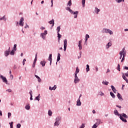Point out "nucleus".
<instances>
[{
	"label": "nucleus",
	"mask_w": 128,
	"mask_h": 128,
	"mask_svg": "<svg viewBox=\"0 0 128 128\" xmlns=\"http://www.w3.org/2000/svg\"><path fill=\"white\" fill-rule=\"evenodd\" d=\"M62 120V116H57L56 119L55 120L56 122H60V120Z\"/></svg>",
	"instance_id": "18"
},
{
	"label": "nucleus",
	"mask_w": 128,
	"mask_h": 128,
	"mask_svg": "<svg viewBox=\"0 0 128 128\" xmlns=\"http://www.w3.org/2000/svg\"><path fill=\"white\" fill-rule=\"evenodd\" d=\"M110 96H111L112 98H116V95L112 92H110Z\"/></svg>",
	"instance_id": "26"
},
{
	"label": "nucleus",
	"mask_w": 128,
	"mask_h": 128,
	"mask_svg": "<svg viewBox=\"0 0 128 128\" xmlns=\"http://www.w3.org/2000/svg\"><path fill=\"white\" fill-rule=\"evenodd\" d=\"M10 78L11 80H14V76L12 74L10 75Z\"/></svg>",
	"instance_id": "54"
},
{
	"label": "nucleus",
	"mask_w": 128,
	"mask_h": 128,
	"mask_svg": "<svg viewBox=\"0 0 128 128\" xmlns=\"http://www.w3.org/2000/svg\"><path fill=\"white\" fill-rule=\"evenodd\" d=\"M48 34V30H45L44 32L40 33V36L42 40H46V36Z\"/></svg>",
	"instance_id": "4"
},
{
	"label": "nucleus",
	"mask_w": 128,
	"mask_h": 128,
	"mask_svg": "<svg viewBox=\"0 0 128 128\" xmlns=\"http://www.w3.org/2000/svg\"><path fill=\"white\" fill-rule=\"evenodd\" d=\"M46 64V62L45 60L41 61L40 62V64H41V66H42L43 68L45 66Z\"/></svg>",
	"instance_id": "19"
},
{
	"label": "nucleus",
	"mask_w": 128,
	"mask_h": 128,
	"mask_svg": "<svg viewBox=\"0 0 128 128\" xmlns=\"http://www.w3.org/2000/svg\"><path fill=\"white\" fill-rule=\"evenodd\" d=\"M20 126H22V124H18L16 126V128H20Z\"/></svg>",
	"instance_id": "45"
},
{
	"label": "nucleus",
	"mask_w": 128,
	"mask_h": 128,
	"mask_svg": "<svg viewBox=\"0 0 128 128\" xmlns=\"http://www.w3.org/2000/svg\"><path fill=\"white\" fill-rule=\"evenodd\" d=\"M90 38V35L86 34L85 36V40L88 41V39Z\"/></svg>",
	"instance_id": "38"
},
{
	"label": "nucleus",
	"mask_w": 128,
	"mask_h": 128,
	"mask_svg": "<svg viewBox=\"0 0 128 128\" xmlns=\"http://www.w3.org/2000/svg\"><path fill=\"white\" fill-rule=\"evenodd\" d=\"M16 46H17L16 44H14V47H13V49H12V50H14L16 51V50H17Z\"/></svg>",
	"instance_id": "40"
},
{
	"label": "nucleus",
	"mask_w": 128,
	"mask_h": 128,
	"mask_svg": "<svg viewBox=\"0 0 128 128\" xmlns=\"http://www.w3.org/2000/svg\"><path fill=\"white\" fill-rule=\"evenodd\" d=\"M117 96L118 100H124V99L122 98V96L120 94L119 92L117 93Z\"/></svg>",
	"instance_id": "11"
},
{
	"label": "nucleus",
	"mask_w": 128,
	"mask_h": 128,
	"mask_svg": "<svg viewBox=\"0 0 128 128\" xmlns=\"http://www.w3.org/2000/svg\"><path fill=\"white\" fill-rule=\"evenodd\" d=\"M34 76L35 78H36L38 79V82H42V79L40 78V76H38L34 74Z\"/></svg>",
	"instance_id": "16"
},
{
	"label": "nucleus",
	"mask_w": 128,
	"mask_h": 128,
	"mask_svg": "<svg viewBox=\"0 0 128 128\" xmlns=\"http://www.w3.org/2000/svg\"><path fill=\"white\" fill-rule=\"evenodd\" d=\"M110 46H112V42H108L107 44H106V50H108V48H110Z\"/></svg>",
	"instance_id": "13"
},
{
	"label": "nucleus",
	"mask_w": 128,
	"mask_h": 128,
	"mask_svg": "<svg viewBox=\"0 0 128 128\" xmlns=\"http://www.w3.org/2000/svg\"><path fill=\"white\" fill-rule=\"evenodd\" d=\"M120 52H122V54H124V48L122 51Z\"/></svg>",
	"instance_id": "50"
},
{
	"label": "nucleus",
	"mask_w": 128,
	"mask_h": 128,
	"mask_svg": "<svg viewBox=\"0 0 128 128\" xmlns=\"http://www.w3.org/2000/svg\"><path fill=\"white\" fill-rule=\"evenodd\" d=\"M98 126L95 124L93 125V126H92V128H98Z\"/></svg>",
	"instance_id": "48"
},
{
	"label": "nucleus",
	"mask_w": 128,
	"mask_h": 128,
	"mask_svg": "<svg viewBox=\"0 0 128 128\" xmlns=\"http://www.w3.org/2000/svg\"><path fill=\"white\" fill-rule=\"evenodd\" d=\"M48 60H52V54H50Z\"/></svg>",
	"instance_id": "31"
},
{
	"label": "nucleus",
	"mask_w": 128,
	"mask_h": 128,
	"mask_svg": "<svg viewBox=\"0 0 128 128\" xmlns=\"http://www.w3.org/2000/svg\"><path fill=\"white\" fill-rule=\"evenodd\" d=\"M24 17H22L19 22V25L20 26H24Z\"/></svg>",
	"instance_id": "8"
},
{
	"label": "nucleus",
	"mask_w": 128,
	"mask_h": 128,
	"mask_svg": "<svg viewBox=\"0 0 128 128\" xmlns=\"http://www.w3.org/2000/svg\"><path fill=\"white\" fill-rule=\"evenodd\" d=\"M29 28L30 26L28 25V24L26 23V26H24V28Z\"/></svg>",
	"instance_id": "57"
},
{
	"label": "nucleus",
	"mask_w": 128,
	"mask_h": 128,
	"mask_svg": "<svg viewBox=\"0 0 128 128\" xmlns=\"http://www.w3.org/2000/svg\"><path fill=\"white\" fill-rule=\"evenodd\" d=\"M67 44H68V40L66 39L64 40V52H66V50Z\"/></svg>",
	"instance_id": "7"
},
{
	"label": "nucleus",
	"mask_w": 128,
	"mask_h": 128,
	"mask_svg": "<svg viewBox=\"0 0 128 128\" xmlns=\"http://www.w3.org/2000/svg\"><path fill=\"white\" fill-rule=\"evenodd\" d=\"M122 58H126V53H123V54H122Z\"/></svg>",
	"instance_id": "62"
},
{
	"label": "nucleus",
	"mask_w": 128,
	"mask_h": 128,
	"mask_svg": "<svg viewBox=\"0 0 128 128\" xmlns=\"http://www.w3.org/2000/svg\"><path fill=\"white\" fill-rule=\"evenodd\" d=\"M26 110H28L30 109V104H27L25 106Z\"/></svg>",
	"instance_id": "27"
},
{
	"label": "nucleus",
	"mask_w": 128,
	"mask_h": 128,
	"mask_svg": "<svg viewBox=\"0 0 128 128\" xmlns=\"http://www.w3.org/2000/svg\"><path fill=\"white\" fill-rule=\"evenodd\" d=\"M60 26H58L57 27V28H56V31H57L58 34H60Z\"/></svg>",
	"instance_id": "33"
},
{
	"label": "nucleus",
	"mask_w": 128,
	"mask_h": 128,
	"mask_svg": "<svg viewBox=\"0 0 128 128\" xmlns=\"http://www.w3.org/2000/svg\"><path fill=\"white\" fill-rule=\"evenodd\" d=\"M72 0H70L67 4V6H68V8H70V6H72Z\"/></svg>",
	"instance_id": "23"
},
{
	"label": "nucleus",
	"mask_w": 128,
	"mask_h": 128,
	"mask_svg": "<svg viewBox=\"0 0 128 128\" xmlns=\"http://www.w3.org/2000/svg\"><path fill=\"white\" fill-rule=\"evenodd\" d=\"M96 120L97 121L95 124H96L97 126H100V124H102V120L100 119H96Z\"/></svg>",
	"instance_id": "10"
},
{
	"label": "nucleus",
	"mask_w": 128,
	"mask_h": 128,
	"mask_svg": "<svg viewBox=\"0 0 128 128\" xmlns=\"http://www.w3.org/2000/svg\"><path fill=\"white\" fill-rule=\"evenodd\" d=\"M0 20H4V22H6V16H4L0 18Z\"/></svg>",
	"instance_id": "20"
},
{
	"label": "nucleus",
	"mask_w": 128,
	"mask_h": 128,
	"mask_svg": "<svg viewBox=\"0 0 128 128\" xmlns=\"http://www.w3.org/2000/svg\"><path fill=\"white\" fill-rule=\"evenodd\" d=\"M48 24H54V20L52 19V20L48 22Z\"/></svg>",
	"instance_id": "34"
},
{
	"label": "nucleus",
	"mask_w": 128,
	"mask_h": 128,
	"mask_svg": "<svg viewBox=\"0 0 128 128\" xmlns=\"http://www.w3.org/2000/svg\"><path fill=\"white\" fill-rule=\"evenodd\" d=\"M26 58H24L22 61L23 66H24V64H26Z\"/></svg>",
	"instance_id": "46"
},
{
	"label": "nucleus",
	"mask_w": 128,
	"mask_h": 128,
	"mask_svg": "<svg viewBox=\"0 0 128 128\" xmlns=\"http://www.w3.org/2000/svg\"><path fill=\"white\" fill-rule=\"evenodd\" d=\"M114 114H115V116H119L120 120H122L123 122H128V120H126V118H128V116L126 115V114L122 113L120 114V113H118V112L116 110H114Z\"/></svg>",
	"instance_id": "1"
},
{
	"label": "nucleus",
	"mask_w": 128,
	"mask_h": 128,
	"mask_svg": "<svg viewBox=\"0 0 128 128\" xmlns=\"http://www.w3.org/2000/svg\"><path fill=\"white\" fill-rule=\"evenodd\" d=\"M14 52H16L15 50H12V51L10 52V54L11 56H14Z\"/></svg>",
	"instance_id": "39"
},
{
	"label": "nucleus",
	"mask_w": 128,
	"mask_h": 128,
	"mask_svg": "<svg viewBox=\"0 0 128 128\" xmlns=\"http://www.w3.org/2000/svg\"><path fill=\"white\" fill-rule=\"evenodd\" d=\"M51 8L54 6V0H51Z\"/></svg>",
	"instance_id": "51"
},
{
	"label": "nucleus",
	"mask_w": 128,
	"mask_h": 128,
	"mask_svg": "<svg viewBox=\"0 0 128 128\" xmlns=\"http://www.w3.org/2000/svg\"><path fill=\"white\" fill-rule=\"evenodd\" d=\"M116 2H118V4H120L122 2H124V0H115Z\"/></svg>",
	"instance_id": "41"
},
{
	"label": "nucleus",
	"mask_w": 128,
	"mask_h": 128,
	"mask_svg": "<svg viewBox=\"0 0 128 128\" xmlns=\"http://www.w3.org/2000/svg\"><path fill=\"white\" fill-rule=\"evenodd\" d=\"M9 124H10V126H14V122H10Z\"/></svg>",
	"instance_id": "60"
},
{
	"label": "nucleus",
	"mask_w": 128,
	"mask_h": 128,
	"mask_svg": "<svg viewBox=\"0 0 128 128\" xmlns=\"http://www.w3.org/2000/svg\"><path fill=\"white\" fill-rule=\"evenodd\" d=\"M100 94L101 96H104V92H100Z\"/></svg>",
	"instance_id": "56"
},
{
	"label": "nucleus",
	"mask_w": 128,
	"mask_h": 128,
	"mask_svg": "<svg viewBox=\"0 0 128 128\" xmlns=\"http://www.w3.org/2000/svg\"><path fill=\"white\" fill-rule=\"evenodd\" d=\"M116 108H122V106H120L116 105Z\"/></svg>",
	"instance_id": "61"
},
{
	"label": "nucleus",
	"mask_w": 128,
	"mask_h": 128,
	"mask_svg": "<svg viewBox=\"0 0 128 128\" xmlns=\"http://www.w3.org/2000/svg\"><path fill=\"white\" fill-rule=\"evenodd\" d=\"M82 40H80L78 42V46L79 48V50H82Z\"/></svg>",
	"instance_id": "14"
},
{
	"label": "nucleus",
	"mask_w": 128,
	"mask_h": 128,
	"mask_svg": "<svg viewBox=\"0 0 128 128\" xmlns=\"http://www.w3.org/2000/svg\"><path fill=\"white\" fill-rule=\"evenodd\" d=\"M80 82V78L78 77V75H75L74 79V84H78Z\"/></svg>",
	"instance_id": "9"
},
{
	"label": "nucleus",
	"mask_w": 128,
	"mask_h": 128,
	"mask_svg": "<svg viewBox=\"0 0 128 128\" xmlns=\"http://www.w3.org/2000/svg\"><path fill=\"white\" fill-rule=\"evenodd\" d=\"M116 70H118V72H120V64H118Z\"/></svg>",
	"instance_id": "42"
},
{
	"label": "nucleus",
	"mask_w": 128,
	"mask_h": 128,
	"mask_svg": "<svg viewBox=\"0 0 128 128\" xmlns=\"http://www.w3.org/2000/svg\"><path fill=\"white\" fill-rule=\"evenodd\" d=\"M36 60H38V53L36 54L35 58L33 62L36 64Z\"/></svg>",
	"instance_id": "28"
},
{
	"label": "nucleus",
	"mask_w": 128,
	"mask_h": 128,
	"mask_svg": "<svg viewBox=\"0 0 128 128\" xmlns=\"http://www.w3.org/2000/svg\"><path fill=\"white\" fill-rule=\"evenodd\" d=\"M49 90H56V85H54V86L52 88L51 86H50Z\"/></svg>",
	"instance_id": "17"
},
{
	"label": "nucleus",
	"mask_w": 128,
	"mask_h": 128,
	"mask_svg": "<svg viewBox=\"0 0 128 128\" xmlns=\"http://www.w3.org/2000/svg\"><path fill=\"white\" fill-rule=\"evenodd\" d=\"M60 54L58 53V56H57V62H60Z\"/></svg>",
	"instance_id": "22"
},
{
	"label": "nucleus",
	"mask_w": 128,
	"mask_h": 128,
	"mask_svg": "<svg viewBox=\"0 0 128 128\" xmlns=\"http://www.w3.org/2000/svg\"><path fill=\"white\" fill-rule=\"evenodd\" d=\"M66 10H68L70 12L71 14H74V18H78V11L74 12L72 9H70V7H66Z\"/></svg>",
	"instance_id": "2"
},
{
	"label": "nucleus",
	"mask_w": 128,
	"mask_h": 128,
	"mask_svg": "<svg viewBox=\"0 0 128 128\" xmlns=\"http://www.w3.org/2000/svg\"><path fill=\"white\" fill-rule=\"evenodd\" d=\"M85 125H86V124H82L79 128H84V127L86 126Z\"/></svg>",
	"instance_id": "44"
},
{
	"label": "nucleus",
	"mask_w": 128,
	"mask_h": 128,
	"mask_svg": "<svg viewBox=\"0 0 128 128\" xmlns=\"http://www.w3.org/2000/svg\"><path fill=\"white\" fill-rule=\"evenodd\" d=\"M58 42H60V38H62V35L60 34V33L58 34Z\"/></svg>",
	"instance_id": "37"
},
{
	"label": "nucleus",
	"mask_w": 128,
	"mask_h": 128,
	"mask_svg": "<svg viewBox=\"0 0 128 128\" xmlns=\"http://www.w3.org/2000/svg\"><path fill=\"white\" fill-rule=\"evenodd\" d=\"M80 72V69H78V67L76 68V70L75 72V76H78V74Z\"/></svg>",
	"instance_id": "25"
},
{
	"label": "nucleus",
	"mask_w": 128,
	"mask_h": 128,
	"mask_svg": "<svg viewBox=\"0 0 128 128\" xmlns=\"http://www.w3.org/2000/svg\"><path fill=\"white\" fill-rule=\"evenodd\" d=\"M82 8H84V6L86 4V0H82Z\"/></svg>",
	"instance_id": "36"
},
{
	"label": "nucleus",
	"mask_w": 128,
	"mask_h": 128,
	"mask_svg": "<svg viewBox=\"0 0 128 128\" xmlns=\"http://www.w3.org/2000/svg\"><path fill=\"white\" fill-rule=\"evenodd\" d=\"M125 76H127L128 78V72L124 74Z\"/></svg>",
	"instance_id": "52"
},
{
	"label": "nucleus",
	"mask_w": 128,
	"mask_h": 128,
	"mask_svg": "<svg viewBox=\"0 0 128 128\" xmlns=\"http://www.w3.org/2000/svg\"><path fill=\"white\" fill-rule=\"evenodd\" d=\"M122 78L123 80H124L126 82L127 84H128V80L126 78V77L124 74V73H122Z\"/></svg>",
	"instance_id": "15"
},
{
	"label": "nucleus",
	"mask_w": 128,
	"mask_h": 128,
	"mask_svg": "<svg viewBox=\"0 0 128 128\" xmlns=\"http://www.w3.org/2000/svg\"><path fill=\"white\" fill-rule=\"evenodd\" d=\"M124 62V58L122 57L121 60V62Z\"/></svg>",
	"instance_id": "58"
},
{
	"label": "nucleus",
	"mask_w": 128,
	"mask_h": 128,
	"mask_svg": "<svg viewBox=\"0 0 128 128\" xmlns=\"http://www.w3.org/2000/svg\"><path fill=\"white\" fill-rule=\"evenodd\" d=\"M32 68H34V66H36V63L33 62V64H32Z\"/></svg>",
	"instance_id": "63"
},
{
	"label": "nucleus",
	"mask_w": 128,
	"mask_h": 128,
	"mask_svg": "<svg viewBox=\"0 0 128 128\" xmlns=\"http://www.w3.org/2000/svg\"><path fill=\"white\" fill-rule=\"evenodd\" d=\"M29 94H30V96H32V91L31 90H30V92H29Z\"/></svg>",
	"instance_id": "53"
},
{
	"label": "nucleus",
	"mask_w": 128,
	"mask_h": 128,
	"mask_svg": "<svg viewBox=\"0 0 128 128\" xmlns=\"http://www.w3.org/2000/svg\"><path fill=\"white\" fill-rule=\"evenodd\" d=\"M48 115L49 116H52V112L50 110H48Z\"/></svg>",
	"instance_id": "32"
},
{
	"label": "nucleus",
	"mask_w": 128,
	"mask_h": 128,
	"mask_svg": "<svg viewBox=\"0 0 128 128\" xmlns=\"http://www.w3.org/2000/svg\"><path fill=\"white\" fill-rule=\"evenodd\" d=\"M6 92H12V90L8 89L6 90Z\"/></svg>",
	"instance_id": "55"
},
{
	"label": "nucleus",
	"mask_w": 128,
	"mask_h": 128,
	"mask_svg": "<svg viewBox=\"0 0 128 128\" xmlns=\"http://www.w3.org/2000/svg\"><path fill=\"white\" fill-rule=\"evenodd\" d=\"M95 12H96V14H98V12H100V10L98 9V8L96 7L95 8V10H94Z\"/></svg>",
	"instance_id": "21"
},
{
	"label": "nucleus",
	"mask_w": 128,
	"mask_h": 128,
	"mask_svg": "<svg viewBox=\"0 0 128 128\" xmlns=\"http://www.w3.org/2000/svg\"><path fill=\"white\" fill-rule=\"evenodd\" d=\"M102 84H104V86H108L109 82H108L104 80V81H102Z\"/></svg>",
	"instance_id": "24"
},
{
	"label": "nucleus",
	"mask_w": 128,
	"mask_h": 128,
	"mask_svg": "<svg viewBox=\"0 0 128 128\" xmlns=\"http://www.w3.org/2000/svg\"><path fill=\"white\" fill-rule=\"evenodd\" d=\"M102 32H103V34H114V32H112V30L108 28H103L102 30Z\"/></svg>",
	"instance_id": "3"
},
{
	"label": "nucleus",
	"mask_w": 128,
	"mask_h": 128,
	"mask_svg": "<svg viewBox=\"0 0 128 128\" xmlns=\"http://www.w3.org/2000/svg\"><path fill=\"white\" fill-rule=\"evenodd\" d=\"M10 47H9L8 50L4 51V56L6 57L8 56H10Z\"/></svg>",
	"instance_id": "6"
},
{
	"label": "nucleus",
	"mask_w": 128,
	"mask_h": 128,
	"mask_svg": "<svg viewBox=\"0 0 128 128\" xmlns=\"http://www.w3.org/2000/svg\"><path fill=\"white\" fill-rule=\"evenodd\" d=\"M86 72H90V65L88 64L86 65Z\"/></svg>",
	"instance_id": "35"
},
{
	"label": "nucleus",
	"mask_w": 128,
	"mask_h": 128,
	"mask_svg": "<svg viewBox=\"0 0 128 128\" xmlns=\"http://www.w3.org/2000/svg\"><path fill=\"white\" fill-rule=\"evenodd\" d=\"M60 122H58L56 121L54 124V126H60Z\"/></svg>",
	"instance_id": "29"
},
{
	"label": "nucleus",
	"mask_w": 128,
	"mask_h": 128,
	"mask_svg": "<svg viewBox=\"0 0 128 128\" xmlns=\"http://www.w3.org/2000/svg\"><path fill=\"white\" fill-rule=\"evenodd\" d=\"M110 87L113 92H116V88H114V86L112 85Z\"/></svg>",
	"instance_id": "30"
},
{
	"label": "nucleus",
	"mask_w": 128,
	"mask_h": 128,
	"mask_svg": "<svg viewBox=\"0 0 128 128\" xmlns=\"http://www.w3.org/2000/svg\"><path fill=\"white\" fill-rule=\"evenodd\" d=\"M76 106H82V102H80V98H78L76 102Z\"/></svg>",
	"instance_id": "12"
},
{
	"label": "nucleus",
	"mask_w": 128,
	"mask_h": 128,
	"mask_svg": "<svg viewBox=\"0 0 128 128\" xmlns=\"http://www.w3.org/2000/svg\"><path fill=\"white\" fill-rule=\"evenodd\" d=\"M95 68H96V72H98V66H96V67Z\"/></svg>",
	"instance_id": "64"
},
{
	"label": "nucleus",
	"mask_w": 128,
	"mask_h": 128,
	"mask_svg": "<svg viewBox=\"0 0 128 128\" xmlns=\"http://www.w3.org/2000/svg\"><path fill=\"white\" fill-rule=\"evenodd\" d=\"M0 78L2 80L3 82H4L6 84H8V80H6V78L4 76L2 75H0Z\"/></svg>",
	"instance_id": "5"
},
{
	"label": "nucleus",
	"mask_w": 128,
	"mask_h": 128,
	"mask_svg": "<svg viewBox=\"0 0 128 128\" xmlns=\"http://www.w3.org/2000/svg\"><path fill=\"white\" fill-rule=\"evenodd\" d=\"M40 29L42 30H46V28L44 26H42Z\"/></svg>",
	"instance_id": "59"
},
{
	"label": "nucleus",
	"mask_w": 128,
	"mask_h": 128,
	"mask_svg": "<svg viewBox=\"0 0 128 128\" xmlns=\"http://www.w3.org/2000/svg\"><path fill=\"white\" fill-rule=\"evenodd\" d=\"M10 116H12V113L10 112H8V118H10Z\"/></svg>",
	"instance_id": "43"
},
{
	"label": "nucleus",
	"mask_w": 128,
	"mask_h": 128,
	"mask_svg": "<svg viewBox=\"0 0 128 128\" xmlns=\"http://www.w3.org/2000/svg\"><path fill=\"white\" fill-rule=\"evenodd\" d=\"M123 70H128V67L126 66H124Z\"/></svg>",
	"instance_id": "49"
},
{
	"label": "nucleus",
	"mask_w": 128,
	"mask_h": 128,
	"mask_svg": "<svg viewBox=\"0 0 128 128\" xmlns=\"http://www.w3.org/2000/svg\"><path fill=\"white\" fill-rule=\"evenodd\" d=\"M34 100H38V102H40V97L38 96H36Z\"/></svg>",
	"instance_id": "47"
}]
</instances>
